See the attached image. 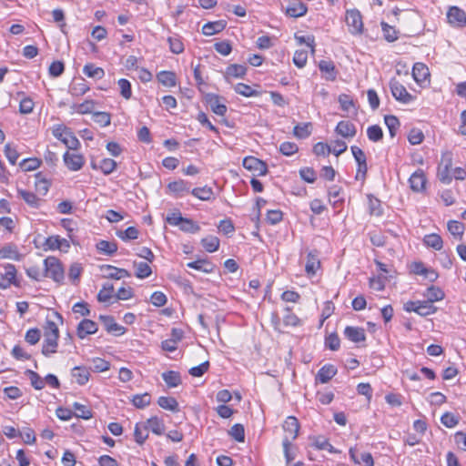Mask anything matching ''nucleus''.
I'll return each instance as SVG.
<instances>
[{
  "instance_id": "1",
  "label": "nucleus",
  "mask_w": 466,
  "mask_h": 466,
  "mask_svg": "<svg viewBox=\"0 0 466 466\" xmlns=\"http://www.w3.org/2000/svg\"><path fill=\"white\" fill-rule=\"evenodd\" d=\"M45 278H50L56 282H61L64 279V268L58 258L47 257L44 260Z\"/></svg>"
},
{
  "instance_id": "2",
  "label": "nucleus",
  "mask_w": 466,
  "mask_h": 466,
  "mask_svg": "<svg viewBox=\"0 0 466 466\" xmlns=\"http://www.w3.org/2000/svg\"><path fill=\"white\" fill-rule=\"evenodd\" d=\"M53 136L61 140L68 149L76 150L80 146L79 140L66 127L57 125L53 129Z\"/></svg>"
},
{
  "instance_id": "3",
  "label": "nucleus",
  "mask_w": 466,
  "mask_h": 466,
  "mask_svg": "<svg viewBox=\"0 0 466 466\" xmlns=\"http://www.w3.org/2000/svg\"><path fill=\"white\" fill-rule=\"evenodd\" d=\"M404 310L407 312H415L420 316L426 317L436 312L437 308L431 302L425 301H408L404 304Z\"/></svg>"
},
{
  "instance_id": "4",
  "label": "nucleus",
  "mask_w": 466,
  "mask_h": 466,
  "mask_svg": "<svg viewBox=\"0 0 466 466\" xmlns=\"http://www.w3.org/2000/svg\"><path fill=\"white\" fill-rule=\"evenodd\" d=\"M349 31L352 35H360L363 32L362 16L360 11L353 9L348 10L345 16Z\"/></svg>"
},
{
  "instance_id": "5",
  "label": "nucleus",
  "mask_w": 466,
  "mask_h": 466,
  "mask_svg": "<svg viewBox=\"0 0 466 466\" xmlns=\"http://www.w3.org/2000/svg\"><path fill=\"white\" fill-rule=\"evenodd\" d=\"M390 88L393 97L402 104H410L414 100V96L407 91L406 87L394 78L390 81Z\"/></svg>"
},
{
  "instance_id": "6",
  "label": "nucleus",
  "mask_w": 466,
  "mask_h": 466,
  "mask_svg": "<svg viewBox=\"0 0 466 466\" xmlns=\"http://www.w3.org/2000/svg\"><path fill=\"white\" fill-rule=\"evenodd\" d=\"M242 165L246 169L253 172L254 176H266L268 173L267 164L252 156L244 157Z\"/></svg>"
},
{
  "instance_id": "7",
  "label": "nucleus",
  "mask_w": 466,
  "mask_h": 466,
  "mask_svg": "<svg viewBox=\"0 0 466 466\" xmlns=\"http://www.w3.org/2000/svg\"><path fill=\"white\" fill-rule=\"evenodd\" d=\"M448 22L457 27L466 26V13L458 6H451L447 12Z\"/></svg>"
},
{
  "instance_id": "8",
  "label": "nucleus",
  "mask_w": 466,
  "mask_h": 466,
  "mask_svg": "<svg viewBox=\"0 0 466 466\" xmlns=\"http://www.w3.org/2000/svg\"><path fill=\"white\" fill-rule=\"evenodd\" d=\"M167 189V193L173 195L175 198H181L189 192L191 193L190 183L183 179L168 183Z\"/></svg>"
},
{
  "instance_id": "9",
  "label": "nucleus",
  "mask_w": 466,
  "mask_h": 466,
  "mask_svg": "<svg viewBox=\"0 0 466 466\" xmlns=\"http://www.w3.org/2000/svg\"><path fill=\"white\" fill-rule=\"evenodd\" d=\"M283 430L285 431V436L283 440H288L289 441H293L297 439L299 431V420L293 417L289 416L286 419L283 424Z\"/></svg>"
},
{
  "instance_id": "10",
  "label": "nucleus",
  "mask_w": 466,
  "mask_h": 466,
  "mask_svg": "<svg viewBox=\"0 0 466 466\" xmlns=\"http://www.w3.org/2000/svg\"><path fill=\"white\" fill-rule=\"evenodd\" d=\"M69 248V241L66 238H60L57 235L48 237L44 243L45 250L60 249L63 251H67Z\"/></svg>"
},
{
  "instance_id": "11",
  "label": "nucleus",
  "mask_w": 466,
  "mask_h": 466,
  "mask_svg": "<svg viewBox=\"0 0 466 466\" xmlns=\"http://www.w3.org/2000/svg\"><path fill=\"white\" fill-rule=\"evenodd\" d=\"M64 162L67 168L71 171L80 170L84 164L85 158L81 154L66 152L64 154Z\"/></svg>"
},
{
  "instance_id": "12",
  "label": "nucleus",
  "mask_w": 466,
  "mask_h": 466,
  "mask_svg": "<svg viewBox=\"0 0 466 466\" xmlns=\"http://www.w3.org/2000/svg\"><path fill=\"white\" fill-rule=\"evenodd\" d=\"M90 166L94 170H100L104 175H109L116 168V162L111 158H103L99 162L92 158Z\"/></svg>"
},
{
  "instance_id": "13",
  "label": "nucleus",
  "mask_w": 466,
  "mask_h": 466,
  "mask_svg": "<svg viewBox=\"0 0 466 466\" xmlns=\"http://www.w3.org/2000/svg\"><path fill=\"white\" fill-rule=\"evenodd\" d=\"M99 319L103 323L106 330L115 336L123 335L126 332V328L116 323L111 316H99Z\"/></svg>"
},
{
  "instance_id": "14",
  "label": "nucleus",
  "mask_w": 466,
  "mask_h": 466,
  "mask_svg": "<svg viewBox=\"0 0 466 466\" xmlns=\"http://www.w3.org/2000/svg\"><path fill=\"white\" fill-rule=\"evenodd\" d=\"M4 268L5 273L0 274V288L6 289L15 283L16 268L13 264H5Z\"/></svg>"
},
{
  "instance_id": "15",
  "label": "nucleus",
  "mask_w": 466,
  "mask_h": 466,
  "mask_svg": "<svg viewBox=\"0 0 466 466\" xmlns=\"http://www.w3.org/2000/svg\"><path fill=\"white\" fill-rule=\"evenodd\" d=\"M71 376L78 385H86L90 378V369L86 366H76L71 370Z\"/></svg>"
},
{
  "instance_id": "16",
  "label": "nucleus",
  "mask_w": 466,
  "mask_h": 466,
  "mask_svg": "<svg viewBox=\"0 0 466 466\" xmlns=\"http://www.w3.org/2000/svg\"><path fill=\"white\" fill-rule=\"evenodd\" d=\"M319 268L320 261L319 259L318 251H309L307 256V262L305 266L306 273L308 274V276H314Z\"/></svg>"
},
{
  "instance_id": "17",
  "label": "nucleus",
  "mask_w": 466,
  "mask_h": 466,
  "mask_svg": "<svg viewBox=\"0 0 466 466\" xmlns=\"http://www.w3.org/2000/svg\"><path fill=\"white\" fill-rule=\"evenodd\" d=\"M97 331V324L91 320L85 319L77 326V336L80 339L86 338L87 335L95 334Z\"/></svg>"
},
{
  "instance_id": "18",
  "label": "nucleus",
  "mask_w": 466,
  "mask_h": 466,
  "mask_svg": "<svg viewBox=\"0 0 466 466\" xmlns=\"http://www.w3.org/2000/svg\"><path fill=\"white\" fill-rule=\"evenodd\" d=\"M206 101L211 110L218 116H224L227 112V106L220 102V97L215 94H208Z\"/></svg>"
},
{
  "instance_id": "19",
  "label": "nucleus",
  "mask_w": 466,
  "mask_h": 466,
  "mask_svg": "<svg viewBox=\"0 0 466 466\" xmlns=\"http://www.w3.org/2000/svg\"><path fill=\"white\" fill-rule=\"evenodd\" d=\"M410 188L415 192H420L425 188L426 177L422 170L415 171L409 179Z\"/></svg>"
},
{
  "instance_id": "20",
  "label": "nucleus",
  "mask_w": 466,
  "mask_h": 466,
  "mask_svg": "<svg viewBox=\"0 0 466 466\" xmlns=\"http://www.w3.org/2000/svg\"><path fill=\"white\" fill-rule=\"evenodd\" d=\"M350 459L357 464L363 463L364 466H373L374 461L372 455L370 452H362L358 455L356 448H350L349 451Z\"/></svg>"
},
{
  "instance_id": "21",
  "label": "nucleus",
  "mask_w": 466,
  "mask_h": 466,
  "mask_svg": "<svg viewBox=\"0 0 466 466\" xmlns=\"http://www.w3.org/2000/svg\"><path fill=\"white\" fill-rule=\"evenodd\" d=\"M344 335L349 340L355 343H359L366 339L364 329L359 327H346L344 329Z\"/></svg>"
},
{
  "instance_id": "22",
  "label": "nucleus",
  "mask_w": 466,
  "mask_h": 466,
  "mask_svg": "<svg viewBox=\"0 0 466 466\" xmlns=\"http://www.w3.org/2000/svg\"><path fill=\"white\" fill-rule=\"evenodd\" d=\"M144 431L150 430L156 435H162L165 431V425L162 420L157 417L149 418L146 423L143 424Z\"/></svg>"
},
{
  "instance_id": "23",
  "label": "nucleus",
  "mask_w": 466,
  "mask_h": 466,
  "mask_svg": "<svg viewBox=\"0 0 466 466\" xmlns=\"http://www.w3.org/2000/svg\"><path fill=\"white\" fill-rule=\"evenodd\" d=\"M337 373V369L332 364H326L318 371L316 380L320 383L329 382Z\"/></svg>"
},
{
  "instance_id": "24",
  "label": "nucleus",
  "mask_w": 466,
  "mask_h": 466,
  "mask_svg": "<svg viewBox=\"0 0 466 466\" xmlns=\"http://www.w3.org/2000/svg\"><path fill=\"white\" fill-rule=\"evenodd\" d=\"M307 11V5L300 1H293L286 8V14L290 17L303 16Z\"/></svg>"
},
{
  "instance_id": "25",
  "label": "nucleus",
  "mask_w": 466,
  "mask_h": 466,
  "mask_svg": "<svg viewBox=\"0 0 466 466\" xmlns=\"http://www.w3.org/2000/svg\"><path fill=\"white\" fill-rule=\"evenodd\" d=\"M58 338L59 336L44 335V342L42 346L43 355L48 357L50 354L56 352Z\"/></svg>"
},
{
  "instance_id": "26",
  "label": "nucleus",
  "mask_w": 466,
  "mask_h": 466,
  "mask_svg": "<svg viewBox=\"0 0 466 466\" xmlns=\"http://www.w3.org/2000/svg\"><path fill=\"white\" fill-rule=\"evenodd\" d=\"M23 256L15 244H7L0 249V258H8L20 261Z\"/></svg>"
},
{
  "instance_id": "27",
  "label": "nucleus",
  "mask_w": 466,
  "mask_h": 466,
  "mask_svg": "<svg viewBox=\"0 0 466 466\" xmlns=\"http://www.w3.org/2000/svg\"><path fill=\"white\" fill-rule=\"evenodd\" d=\"M227 23L224 20L208 22L202 26V34L208 36L213 35L224 30Z\"/></svg>"
},
{
  "instance_id": "28",
  "label": "nucleus",
  "mask_w": 466,
  "mask_h": 466,
  "mask_svg": "<svg viewBox=\"0 0 466 466\" xmlns=\"http://www.w3.org/2000/svg\"><path fill=\"white\" fill-rule=\"evenodd\" d=\"M430 76L429 68L423 63H415L412 68V77L418 84L424 82Z\"/></svg>"
},
{
  "instance_id": "29",
  "label": "nucleus",
  "mask_w": 466,
  "mask_h": 466,
  "mask_svg": "<svg viewBox=\"0 0 466 466\" xmlns=\"http://www.w3.org/2000/svg\"><path fill=\"white\" fill-rule=\"evenodd\" d=\"M335 131L343 137H353L356 135V127L350 121H339Z\"/></svg>"
},
{
  "instance_id": "30",
  "label": "nucleus",
  "mask_w": 466,
  "mask_h": 466,
  "mask_svg": "<svg viewBox=\"0 0 466 466\" xmlns=\"http://www.w3.org/2000/svg\"><path fill=\"white\" fill-rule=\"evenodd\" d=\"M312 446L319 451H328L329 453H338L339 451L332 446L329 440L323 436H317L312 439Z\"/></svg>"
},
{
  "instance_id": "31",
  "label": "nucleus",
  "mask_w": 466,
  "mask_h": 466,
  "mask_svg": "<svg viewBox=\"0 0 466 466\" xmlns=\"http://www.w3.org/2000/svg\"><path fill=\"white\" fill-rule=\"evenodd\" d=\"M102 269L107 270L106 277L114 279H121L124 278H129L131 274L125 268H118L111 265H106L102 267Z\"/></svg>"
},
{
  "instance_id": "32",
  "label": "nucleus",
  "mask_w": 466,
  "mask_h": 466,
  "mask_svg": "<svg viewBox=\"0 0 466 466\" xmlns=\"http://www.w3.org/2000/svg\"><path fill=\"white\" fill-rule=\"evenodd\" d=\"M167 43L169 45V50L173 54L179 55L184 52L185 46L182 41V37L178 35H173L167 37Z\"/></svg>"
},
{
  "instance_id": "33",
  "label": "nucleus",
  "mask_w": 466,
  "mask_h": 466,
  "mask_svg": "<svg viewBox=\"0 0 466 466\" xmlns=\"http://www.w3.org/2000/svg\"><path fill=\"white\" fill-rule=\"evenodd\" d=\"M89 90V86L85 79H80L77 82H73L69 86V94L73 96H81Z\"/></svg>"
},
{
  "instance_id": "34",
  "label": "nucleus",
  "mask_w": 466,
  "mask_h": 466,
  "mask_svg": "<svg viewBox=\"0 0 466 466\" xmlns=\"http://www.w3.org/2000/svg\"><path fill=\"white\" fill-rule=\"evenodd\" d=\"M162 379L169 388L177 387L181 383L180 374L175 370L163 372Z\"/></svg>"
},
{
  "instance_id": "35",
  "label": "nucleus",
  "mask_w": 466,
  "mask_h": 466,
  "mask_svg": "<svg viewBox=\"0 0 466 466\" xmlns=\"http://www.w3.org/2000/svg\"><path fill=\"white\" fill-rule=\"evenodd\" d=\"M83 73L91 78L101 79L105 76V71L102 67L96 66L94 64L89 63L84 66Z\"/></svg>"
},
{
  "instance_id": "36",
  "label": "nucleus",
  "mask_w": 466,
  "mask_h": 466,
  "mask_svg": "<svg viewBox=\"0 0 466 466\" xmlns=\"http://www.w3.org/2000/svg\"><path fill=\"white\" fill-rule=\"evenodd\" d=\"M246 67L242 65L233 64L228 66L225 71V77L229 79L231 77L241 78L246 74Z\"/></svg>"
},
{
  "instance_id": "37",
  "label": "nucleus",
  "mask_w": 466,
  "mask_h": 466,
  "mask_svg": "<svg viewBox=\"0 0 466 466\" xmlns=\"http://www.w3.org/2000/svg\"><path fill=\"white\" fill-rule=\"evenodd\" d=\"M157 404L164 410L177 412L179 410L178 402L173 397L161 396L157 400Z\"/></svg>"
},
{
  "instance_id": "38",
  "label": "nucleus",
  "mask_w": 466,
  "mask_h": 466,
  "mask_svg": "<svg viewBox=\"0 0 466 466\" xmlns=\"http://www.w3.org/2000/svg\"><path fill=\"white\" fill-rule=\"evenodd\" d=\"M424 296L427 298V301L431 302V304L435 301H440L444 299V292L441 289L435 286H431L427 289L426 293Z\"/></svg>"
},
{
  "instance_id": "39",
  "label": "nucleus",
  "mask_w": 466,
  "mask_h": 466,
  "mask_svg": "<svg viewBox=\"0 0 466 466\" xmlns=\"http://www.w3.org/2000/svg\"><path fill=\"white\" fill-rule=\"evenodd\" d=\"M96 247L100 253L109 256L115 254L117 250L116 243L107 240H99Z\"/></svg>"
},
{
  "instance_id": "40",
  "label": "nucleus",
  "mask_w": 466,
  "mask_h": 466,
  "mask_svg": "<svg viewBox=\"0 0 466 466\" xmlns=\"http://www.w3.org/2000/svg\"><path fill=\"white\" fill-rule=\"evenodd\" d=\"M423 241L427 247L432 248L435 250H441L443 246V241L441 236L434 233L426 235Z\"/></svg>"
},
{
  "instance_id": "41",
  "label": "nucleus",
  "mask_w": 466,
  "mask_h": 466,
  "mask_svg": "<svg viewBox=\"0 0 466 466\" xmlns=\"http://www.w3.org/2000/svg\"><path fill=\"white\" fill-rule=\"evenodd\" d=\"M17 194L30 207L37 208L39 206L40 198H38L35 193L24 189H18Z\"/></svg>"
},
{
  "instance_id": "42",
  "label": "nucleus",
  "mask_w": 466,
  "mask_h": 466,
  "mask_svg": "<svg viewBox=\"0 0 466 466\" xmlns=\"http://www.w3.org/2000/svg\"><path fill=\"white\" fill-rule=\"evenodd\" d=\"M191 194L200 200L208 201L212 198L214 192L211 187L205 186L203 187L193 188Z\"/></svg>"
},
{
  "instance_id": "43",
  "label": "nucleus",
  "mask_w": 466,
  "mask_h": 466,
  "mask_svg": "<svg viewBox=\"0 0 466 466\" xmlns=\"http://www.w3.org/2000/svg\"><path fill=\"white\" fill-rule=\"evenodd\" d=\"M157 80L164 86L173 87L177 85L176 75L170 71H161L157 76Z\"/></svg>"
},
{
  "instance_id": "44",
  "label": "nucleus",
  "mask_w": 466,
  "mask_h": 466,
  "mask_svg": "<svg viewBox=\"0 0 466 466\" xmlns=\"http://www.w3.org/2000/svg\"><path fill=\"white\" fill-rule=\"evenodd\" d=\"M286 314L283 317V324L286 327H299L302 324L301 319L294 313L291 312V309L287 307L285 308Z\"/></svg>"
},
{
  "instance_id": "45",
  "label": "nucleus",
  "mask_w": 466,
  "mask_h": 466,
  "mask_svg": "<svg viewBox=\"0 0 466 466\" xmlns=\"http://www.w3.org/2000/svg\"><path fill=\"white\" fill-rule=\"evenodd\" d=\"M132 404L137 409H144L151 402V396L146 392L143 394H137L132 397Z\"/></svg>"
},
{
  "instance_id": "46",
  "label": "nucleus",
  "mask_w": 466,
  "mask_h": 466,
  "mask_svg": "<svg viewBox=\"0 0 466 466\" xmlns=\"http://www.w3.org/2000/svg\"><path fill=\"white\" fill-rule=\"evenodd\" d=\"M201 244L206 251L212 253L218 249L219 239L215 236H208L201 239Z\"/></svg>"
},
{
  "instance_id": "47",
  "label": "nucleus",
  "mask_w": 466,
  "mask_h": 466,
  "mask_svg": "<svg viewBox=\"0 0 466 466\" xmlns=\"http://www.w3.org/2000/svg\"><path fill=\"white\" fill-rule=\"evenodd\" d=\"M116 235L123 241H129L138 238V230L135 227H128L126 230H117Z\"/></svg>"
},
{
  "instance_id": "48",
  "label": "nucleus",
  "mask_w": 466,
  "mask_h": 466,
  "mask_svg": "<svg viewBox=\"0 0 466 466\" xmlns=\"http://www.w3.org/2000/svg\"><path fill=\"white\" fill-rule=\"evenodd\" d=\"M319 68L321 72L329 74L327 79L332 81L336 79V71L333 62L328 60H321L319 64Z\"/></svg>"
},
{
  "instance_id": "49",
  "label": "nucleus",
  "mask_w": 466,
  "mask_h": 466,
  "mask_svg": "<svg viewBox=\"0 0 466 466\" xmlns=\"http://www.w3.org/2000/svg\"><path fill=\"white\" fill-rule=\"evenodd\" d=\"M25 373L30 380L31 385L35 390H39L45 388V378L40 377L37 372L31 370H27Z\"/></svg>"
},
{
  "instance_id": "50",
  "label": "nucleus",
  "mask_w": 466,
  "mask_h": 466,
  "mask_svg": "<svg viewBox=\"0 0 466 466\" xmlns=\"http://www.w3.org/2000/svg\"><path fill=\"white\" fill-rule=\"evenodd\" d=\"M449 232L458 238H461L464 233V224L457 220H450L447 224Z\"/></svg>"
},
{
  "instance_id": "51",
  "label": "nucleus",
  "mask_w": 466,
  "mask_h": 466,
  "mask_svg": "<svg viewBox=\"0 0 466 466\" xmlns=\"http://www.w3.org/2000/svg\"><path fill=\"white\" fill-rule=\"evenodd\" d=\"M311 124L310 123H303L298 124L294 127V136L299 138H307L311 134Z\"/></svg>"
},
{
  "instance_id": "52",
  "label": "nucleus",
  "mask_w": 466,
  "mask_h": 466,
  "mask_svg": "<svg viewBox=\"0 0 466 466\" xmlns=\"http://www.w3.org/2000/svg\"><path fill=\"white\" fill-rule=\"evenodd\" d=\"M94 106L95 102L93 100H86L80 104H74L71 107L78 114L85 115L92 113Z\"/></svg>"
},
{
  "instance_id": "53",
  "label": "nucleus",
  "mask_w": 466,
  "mask_h": 466,
  "mask_svg": "<svg viewBox=\"0 0 466 466\" xmlns=\"http://www.w3.org/2000/svg\"><path fill=\"white\" fill-rule=\"evenodd\" d=\"M384 122L389 129L390 137H394L399 127H400L399 119L395 116L389 115V116H385Z\"/></svg>"
},
{
  "instance_id": "54",
  "label": "nucleus",
  "mask_w": 466,
  "mask_h": 466,
  "mask_svg": "<svg viewBox=\"0 0 466 466\" xmlns=\"http://www.w3.org/2000/svg\"><path fill=\"white\" fill-rule=\"evenodd\" d=\"M228 434L238 442H243L245 441V429L242 424H234L228 431Z\"/></svg>"
},
{
  "instance_id": "55",
  "label": "nucleus",
  "mask_w": 466,
  "mask_h": 466,
  "mask_svg": "<svg viewBox=\"0 0 466 466\" xmlns=\"http://www.w3.org/2000/svg\"><path fill=\"white\" fill-rule=\"evenodd\" d=\"M368 204L369 210L371 215L381 216L382 215V208L380 201L373 197L372 195H368Z\"/></svg>"
},
{
  "instance_id": "56",
  "label": "nucleus",
  "mask_w": 466,
  "mask_h": 466,
  "mask_svg": "<svg viewBox=\"0 0 466 466\" xmlns=\"http://www.w3.org/2000/svg\"><path fill=\"white\" fill-rule=\"evenodd\" d=\"M381 27H382L384 38L388 42H394L399 38V33L393 26L388 25L385 22H382Z\"/></svg>"
},
{
  "instance_id": "57",
  "label": "nucleus",
  "mask_w": 466,
  "mask_h": 466,
  "mask_svg": "<svg viewBox=\"0 0 466 466\" xmlns=\"http://www.w3.org/2000/svg\"><path fill=\"white\" fill-rule=\"evenodd\" d=\"M367 136L372 142L380 141L383 137V131L378 125L370 126L367 128Z\"/></svg>"
},
{
  "instance_id": "58",
  "label": "nucleus",
  "mask_w": 466,
  "mask_h": 466,
  "mask_svg": "<svg viewBox=\"0 0 466 466\" xmlns=\"http://www.w3.org/2000/svg\"><path fill=\"white\" fill-rule=\"evenodd\" d=\"M234 90L236 93L246 96L251 97L258 95V92L254 90L250 86L246 85L244 83H238L235 86Z\"/></svg>"
},
{
  "instance_id": "59",
  "label": "nucleus",
  "mask_w": 466,
  "mask_h": 466,
  "mask_svg": "<svg viewBox=\"0 0 466 466\" xmlns=\"http://www.w3.org/2000/svg\"><path fill=\"white\" fill-rule=\"evenodd\" d=\"M114 292V286L112 284L106 283L104 284L102 289L97 294V299L100 302H106L108 301Z\"/></svg>"
},
{
  "instance_id": "60",
  "label": "nucleus",
  "mask_w": 466,
  "mask_h": 466,
  "mask_svg": "<svg viewBox=\"0 0 466 466\" xmlns=\"http://www.w3.org/2000/svg\"><path fill=\"white\" fill-rule=\"evenodd\" d=\"M137 268L136 277L138 279H146L152 273L151 268L147 262L135 263Z\"/></svg>"
},
{
  "instance_id": "61",
  "label": "nucleus",
  "mask_w": 466,
  "mask_h": 466,
  "mask_svg": "<svg viewBox=\"0 0 466 466\" xmlns=\"http://www.w3.org/2000/svg\"><path fill=\"white\" fill-rule=\"evenodd\" d=\"M179 228L187 233H197L200 230V227L195 223L192 219L184 218L183 222H181Z\"/></svg>"
},
{
  "instance_id": "62",
  "label": "nucleus",
  "mask_w": 466,
  "mask_h": 466,
  "mask_svg": "<svg viewBox=\"0 0 466 466\" xmlns=\"http://www.w3.org/2000/svg\"><path fill=\"white\" fill-rule=\"evenodd\" d=\"M117 85L120 89V94L125 99H130L132 96V89L130 82L126 78L118 80Z\"/></svg>"
},
{
  "instance_id": "63",
  "label": "nucleus",
  "mask_w": 466,
  "mask_h": 466,
  "mask_svg": "<svg viewBox=\"0 0 466 466\" xmlns=\"http://www.w3.org/2000/svg\"><path fill=\"white\" fill-rule=\"evenodd\" d=\"M187 267L203 272H210L212 270V265L204 259L189 262Z\"/></svg>"
},
{
  "instance_id": "64",
  "label": "nucleus",
  "mask_w": 466,
  "mask_h": 466,
  "mask_svg": "<svg viewBox=\"0 0 466 466\" xmlns=\"http://www.w3.org/2000/svg\"><path fill=\"white\" fill-rule=\"evenodd\" d=\"M41 161L38 158H26L20 162V167L24 171H33L39 167Z\"/></svg>"
}]
</instances>
